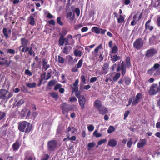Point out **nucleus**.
Segmentation results:
<instances>
[{
  "label": "nucleus",
  "mask_w": 160,
  "mask_h": 160,
  "mask_svg": "<svg viewBox=\"0 0 160 160\" xmlns=\"http://www.w3.org/2000/svg\"><path fill=\"white\" fill-rule=\"evenodd\" d=\"M75 43V41L73 39L71 35H68L66 38H64V36L61 34L58 41V44L60 46L65 45H73Z\"/></svg>",
  "instance_id": "nucleus-1"
},
{
  "label": "nucleus",
  "mask_w": 160,
  "mask_h": 160,
  "mask_svg": "<svg viewBox=\"0 0 160 160\" xmlns=\"http://www.w3.org/2000/svg\"><path fill=\"white\" fill-rule=\"evenodd\" d=\"M18 128L21 132L29 133L32 129L30 123L26 121H22L18 123Z\"/></svg>",
  "instance_id": "nucleus-2"
},
{
  "label": "nucleus",
  "mask_w": 160,
  "mask_h": 160,
  "mask_svg": "<svg viewBox=\"0 0 160 160\" xmlns=\"http://www.w3.org/2000/svg\"><path fill=\"white\" fill-rule=\"evenodd\" d=\"M94 106L100 114L103 115L108 112V109L102 105L101 101L97 99L95 101Z\"/></svg>",
  "instance_id": "nucleus-3"
},
{
  "label": "nucleus",
  "mask_w": 160,
  "mask_h": 160,
  "mask_svg": "<svg viewBox=\"0 0 160 160\" xmlns=\"http://www.w3.org/2000/svg\"><path fill=\"white\" fill-rule=\"evenodd\" d=\"M13 95L12 92L2 89L0 90V99L2 100H8L12 97Z\"/></svg>",
  "instance_id": "nucleus-4"
},
{
  "label": "nucleus",
  "mask_w": 160,
  "mask_h": 160,
  "mask_svg": "<svg viewBox=\"0 0 160 160\" xmlns=\"http://www.w3.org/2000/svg\"><path fill=\"white\" fill-rule=\"evenodd\" d=\"M160 92V88L158 84L153 83L150 87L148 93L150 95H154Z\"/></svg>",
  "instance_id": "nucleus-5"
},
{
  "label": "nucleus",
  "mask_w": 160,
  "mask_h": 160,
  "mask_svg": "<svg viewBox=\"0 0 160 160\" xmlns=\"http://www.w3.org/2000/svg\"><path fill=\"white\" fill-rule=\"evenodd\" d=\"M144 42L141 38L136 39L133 43V47L139 50L142 49L143 46Z\"/></svg>",
  "instance_id": "nucleus-6"
},
{
  "label": "nucleus",
  "mask_w": 160,
  "mask_h": 160,
  "mask_svg": "<svg viewBox=\"0 0 160 160\" xmlns=\"http://www.w3.org/2000/svg\"><path fill=\"white\" fill-rule=\"evenodd\" d=\"M48 149L49 151H54L57 147V142L55 140L49 141L47 143Z\"/></svg>",
  "instance_id": "nucleus-7"
},
{
  "label": "nucleus",
  "mask_w": 160,
  "mask_h": 160,
  "mask_svg": "<svg viewBox=\"0 0 160 160\" xmlns=\"http://www.w3.org/2000/svg\"><path fill=\"white\" fill-rule=\"evenodd\" d=\"M61 108L62 110V113L64 114H68V112L73 109L72 106L66 103L62 104Z\"/></svg>",
  "instance_id": "nucleus-8"
},
{
  "label": "nucleus",
  "mask_w": 160,
  "mask_h": 160,
  "mask_svg": "<svg viewBox=\"0 0 160 160\" xmlns=\"http://www.w3.org/2000/svg\"><path fill=\"white\" fill-rule=\"evenodd\" d=\"M121 71L122 75L124 76L126 72V66L124 65V62L122 61L121 64L119 65L117 68V71L119 72L120 71Z\"/></svg>",
  "instance_id": "nucleus-9"
},
{
  "label": "nucleus",
  "mask_w": 160,
  "mask_h": 160,
  "mask_svg": "<svg viewBox=\"0 0 160 160\" xmlns=\"http://www.w3.org/2000/svg\"><path fill=\"white\" fill-rule=\"evenodd\" d=\"M157 52V51L155 49L151 48L146 51L145 56L148 58L151 57L156 54Z\"/></svg>",
  "instance_id": "nucleus-10"
},
{
  "label": "nucleus",
  "mask_w": 160,
  "mask_h": 160,
  "mask_svg": "<svg viewBox=\"0 0 160 160\" xmlns=\"http://www.w3.org/2000/svg\"><path fill=\"white\" fill-rule=\"evenodd\" d=\"M79 104L82 109H83L85 108V105L86 102V99L83 95L78 98Z\"/></svg>",
  "instance_id": "nucleus-11"
},
{
  "label": "nucleus",
  "mask_w": 160,
  "mask_h": 160,
  "mask_svg": "<svg viewBox=\"0 0 160 160\" xmlns=\"http://www.w3.org/2000/svg\"><path fill=\"white\" fill-rule=\"evenodd\" d=\"M108 66L109 64L104 63L102 68V71L99 73V75L106 74L108 72L107 69L108 68Z\"/></svg>",
  "instance_id": "nucleus-12"
},
{
  "label": "nucleus",
  "mask_w": 160,
  "mask_h": 160,
  "mask_svg": "<svg viewBox=\"0 0 160 160\" xmlns=\"http://www.w3.org/2000/svg\"><path fill=\"white\" fill-rule=\"evenodd\" d=\"M147 142L148 141L146 139H140L137 144V148H142L146 144Z\"/></svg>",
  "instance_id": "nucleus-13"
},
{
  "label": "nucleus",
  "mask_w": 160,
  "mask_h": 160,
  "mask_svg": "<svg viewBox=\"0 0 160 160\" xmlns=\"http://www.w3.org/2000/svg\"><path fill=\"white\" fill-rule=\"evenodd\" d=\"M11 31L10 29L8 30L6 28H4L2 30V33L6 39L8 38L9 35L11 34Z\"/></svg>",
  "instance_id": "nucleus-14"
},
{
  "label": "nucleus",
  "mask_w": 160,
  "mask_h": 160,
  "mask_svg": "<svg viewBox=\"0 0 160 160\" xmlns=\"http://www.w3.org/2000/svg\"><path fill=\"white\" fill-rule=\"evenodd\" d=\"M78 82L79 80L77 79L75 80V82L73 84V86H71V88L72 91H77L78 90Z\"/></svg>",
  "instance_id": "nucleus-15"
},
{
  "label": "nucleus",
  "mask_w": 160,
  "mask_h": 160,
  "mask_svg": "<svg viewBox=\"0 0 160 160\" xmlns=\"http://www.w3.org/2000/svg\"><path fill=\"white\" fill-rule=\"evenodd\" d=\"M72 49V47L70 45H65V46L63 48L62 52L64 53L66 55L68 54L69 53Z\"/></svg>",
  "instance_id": "nucleus-16"
},
{
  "label": "nucleus",
  "mask_w": 160,
  "mask_h": 160,
  "mask_svg": "<svg viewBox=\"0 0 160 160\" xmlns=\"http://www.w3.org/2000/svg\"><path fill=\"white\" fill-rule=\"evenodd\" d=\"M21 41L22 46H20L19 48V49L20 50V48L22 47L26 46L29 42V41L25 38H22L21 39Z\"/></svg>",
  "instance_id": "nucleus-17"
},
{
  "label": "nucleus",
  "mask_w": 160,
  "mask_h": 160,
  "mask_svg": "<svg viewBox=\"0 0 160 160\" xmlns=\"http://www.w3.org/2000/svg\"><path fill=\"white\" fill-rule=\"evenodd\" d=\"M151 22V19L148 20L146 22L145 24V30H149L151 31L153 29V27L152 26L150 25V23Z\"/></svg>",
  "instance_id": "nucleus-18"
},
{
  "label": "nucleus",
  "mask_w": 160,
  "mask_h": 160,
  "mask_svg": "<svg viewBox=\"0 0 160 160\" xmlns=\"http://www.w3.org/2000/svg\"><path fill=\"white\" fill-rule=\"evenodd\" d=\"M117 142L115 139H111L109 140L108 145L112 147H115L117 145Z\"/></svg>",
  "instance_id": "nucleus-19"
},
{
  "label": "nucleus",
  "mask_w": 160,
  "mask_h": 160,
  "mask_svg": "<svg viewBox=\"0 0 160 160\" xmlns=\"http://www.w3.org/2000/svg\"><path fill=\"white\" fill-rule=\"evenodd\" d=\"M86 79L85 76L84 75H82L80 77V89L81 90L82 86L84 84L86 83Z\"/></svg>",
  "instance_id": "nucleus-20"
},
{
  "label": "nucleus",
  "mask_w": 160,
  "mask_h": 160,
  "mask_svg": "<svg viewBox=\"0 0 160 160\" xmlns=\"http://www.w3.org/2000/svg\"><path fill=\"white\" fill-rule=\"evenodd\" d=\"M12 148L13 151L17 150L19 148V141L17 140L16 142L12 145Z\"/></svg>",
  "instance_id": "nucleus-21"
},
{
  "label": "nucleus",
  "mask_w": 160,
  "mask_h": 160,
  "mask_svg": "<svg viewBox=\"0 0 160 160\" xmlns=\"http://www.w3.org/2000/svg\"><path fill=\"white\" fill-rule=\"evenodd\" d=\"M111 61L113 63H114L115 62L118 60H119L121 59L120 57L118 56L117 55H111Z\"/></svg>",
  "instance_id": "nucleus-22"
},
{
  "label": "nucleus",
  "mask_w": 160,
  "mask_h": 160,
  "mask_svg": "<svg viewBox=\"0 0 160 160\" xmlns=\"http://www.w3.org/2000/svg\"><path fill=\"white\" fill-rule=\"evenodd\" d=\"M50 67L49 64H48L47 62L45 59L42 60V68L45 71H46Z\"/></svg>",
  "instance_id": "nucleus-23"
},
{
  "label": "nucleus",
  "mask_w": 160,
  "mask_h": 160,
  "mask_svg": "<svg viewBox=\"0 0 160 160\" xmlns=\"http://www.w3.org/2000/svg\"><path fill=\"white\" fill-rule=\"evenodd\" d=\"M28 20L29 21V24L32 25L34 26L35 23V19L31 15L28 18Z\"/></svg>",
  "instance_id": "nucleus-24"
},
{
  "label": "nucleus",
  "mask_w": 160,
  "mask_h": 160,
  "mask_svg": "<svg viewBox=\"0 0 160 160\" xmlns=\"http://www.w3.org/2000/svg\"><path fill=\"white\" fill-rule=\"evenodd\" d=\"M49 94L52 97L54 98L55 100L56 101L57 100L59 97L58 94L55 92H51L49 93Z\"/></svg>",
  "instance_id": "nucleus-25"
},
{
  "label": "nucleus",
  "mask_w": 160,
  "mask_h": 160,
  "mask_svg": "<svg viewBox=\"0 0 160 160\" xmlns=\"http://www.w3.org/2000/svg\"><path fill=\"white\" fill-rule=\"evenodd\" d=\"M125 61L126 62V67L127 68H130L131 66L130 58L129 56L126 57Z\"/></svg>",
  "instance_id": "nucleus-26"
},
{
  "label": "nucleus",
  "mask_w": 160,
  "mask_h": 160,
  "mask_svg": "<svg viewBox=\"0 0 160 160\" xmlns=\"http://www.w3.org/2000/svg\"><path fill=\"white\" fill-rule=\"evenodd\" d=\"M100 28L97 27H93L92 29V31L94 32L97 34L100 33Z\"/></svg>",
  "instance_id": "nucleus-27"
},
{
  "label": "nucleus",
  "mask_w": 160,
  "mask_h": 160,
  "mask_svg": "<svg viewBox=\"0 0 160 160\" xmlns=\"http://www.w3.org/2000/svg\"><path fill=\"white\" fill-rule=\"evenodd\" d=\"M73 53L76 56L80 57L82 55V52L78 49H75Z\"/></svg>",
  "instance_id": "nucleus-28"
},
{
  "label": "nucleus",
  "mask_w": 160,
  "mask_h": 160,
  "mask_svg": "<svg viewBox=\"0 0 160 160\" xmlns=\"http://www.w3.org/2000/svg\"><path fill=\"white\" fill-rule=\"evenodd\" d=\"M24 160H36V158L34 155L26 156Z\"/></svg>",
  "instance_id": "nucleus-29"
},
{
  "label": "nucleus",
  "mask_w": 160,
  "mask_h": 160,
  "mask_svg": "<svg viewBox=\"0 0 160 160\" xmlns=\"http://www.w3.org/2000/svg\"><path fill=\"white\" fill-rule=\"evenodd\" d=\"M36 85V83L35 82L29 83L26 84V86L29 88H35Z\"/></svg>",
  "instance_id": "nucleus-30"
},
{
  "label": "nucleus",
  "mask_w": 160,
  "mask_h": 160,
  "mask_svg": "<svg viewBox=\"0 0 160 160\" xmlns=\"http://www.w3.org/2000/svg\"><path fill=\"white\" fill-rule=\"evenodd\" d=\"M125 82L127 85H129L131 83V79L130 77H127L124 78Z\"/></svg>",
  "instance_id": "nucleus-31"
},
{
  "label": "nucleus",
  "mask_w": 160,
  "mask_h": 160,
  "mask_svg": "<svg viewBox=\"0 0 160 160\" xmlns=\"http://www.w3.org/2000/svg\"><path fill=\"white\" fill-rule=\"evenodd\" d=\"M124 18L122 15H119V18H118L117 21L118 23H121L124 22Z\"/></svg>",
  "instance_id": "nucleus-32"
},
{
  "label": "nucleus",
  "mask_w": 160,
  "mask_h": 160,
  "mask_svg": "<svg viewBox=\"0 0 160 160\" xmlns=\"http://www.w3.org/2000/svg\"><path fill=\"white\" fill-rule=\"evenodd\" d=\"M72 13L71 12H68L67 13L66 17L67 18H69L70 20H72L74 18V16H72Z\"/></svg>",
  "instance_id": "nucleus-33"
},
{
  "label": "nucleus",
  "mask_w": 160,
  "mask_h": 160,
  "mask_svg": "<svg viewBox=\"0 0 160 160\" xmlns=\"http://www.w3.org/2000/svg\"><path fill=\"white\" fill-rule=\"evenodd\" d=\"M121 76V74L119 72L117 73L114 76L113 79L114 82H116L119 78Z\"/></svg>",
  "instance_id": "nucleus-34"
},
{
  "label": "nucleus",
  "mask_w": 160,
  "mask_h": 160,
  "mask_svg": "<svg viewBox=\"0 0 160 160\" xmlns=\"http://www.w3.org/2000/svg\"><path fill=\"white\" fill-rule=\"evenodd\" d=\"M111 52L113 54H115L116 53L118 50V47L116 45H115L112 48Z\"/></svg>",
  "instance_id": "nucleus-35"
},
{
  "label": "nucleus",
  "mask_w": 160,
  "mask_h": 160,
  "mask_svg": "<svg viewBox=\"0 0 160 160\" xmlns=\"http://www.w3.org/2000/svg\"><path fill=\"white\" fill-rule=\"evenodd\" d=\"M115 130V128L113 126H109L107 131L108 133H111L114 132Z\"/></svg>",
  "instance_id": "nucleus-36"
},
{
  "label": "nucleus",
  "mask_w": 160,
  "mask_h": 160,
  "mask_svg": "<svg viewBox=\"0 0 160 160\" xmlns=\"http://www.w3.org/2000/svg\"><path fill=\"white\" fill-rule=\"evenodd\" d=\"M107 141L106 139H103L98 141V145L96 147H98L99 145H101L103 143H105Z\"/></svg>",
  "instance_id": "nucleus-37"
},
{
  "label": "nucleus",
  "mask_w": 160,
  "mask_h": 160,
  "mask_svg": "<svg viewBox=\"0 0 160 160\" xmlns=\"http://www.w3.org/2000/svg\"><path fill=\"white\" fill-rule=\"evenodd\" d=\"M58 61L61 63H63L64 62V59L63 57L58 55Z\"/></svg>",
  "instance_id": "nucleus-38"
},
{
  "label": "nucleus",
  "mask_w": 160,
  "mask_h": 160,
  "mask_svg": "<svg viewBox=\"0 0 160 160\" xmlns=\"http://www.w3.org/2000/svg\"><path fill=\"white\" fill-rule=\"evenodd\" d=\"M133 143V142L132 141V139L131 138H130L129 141L127 143V147L129 148H130L131 147Z\"/></svg>",
  "instance_id": "nucleus-39"
},
{
  "label": "nucleus",
  "mask_w": 160,
  "mask_h": 160,
  "mask_svg": "<svg viewBox=\"0 0 160 160\" xmlns=\"http://www.w3.org/2000/svg\"><path fill=\"white\" fill-rule=\"evenodd\" d=\"M7 52L8 53H9L12 56H13L15 53V51L14 50L12 49H8L7 50Z\"/></svg>",
  "instance_id": "nucleus-40"
},
{
  "label": "nucleus",
  "mask_w": 160,
  "mask_h": 160,
  "mask_svg": "<svg viewBox=\"0 0 160 160\" xmlns=\"http://www.w3.org/2000/svg\"><path fill=\"white\" fill-rule=\"evenodd\" d=\"M93 134L97 138L100 137L102 135V134L98 133V131L97 130H95V131L93 132Z\"/></svg>",
  "instance_id": "nucleus-41"
},
{
  "label": "nucleus",
  "mask_w": 160,
  "mask_h": 160,
  "mask_svg": "<svg viewBox=\"0 0 160 160\" xmlns=\"http://www.w3.org/2000/svg\"><path fill=\"white\" fill-rule=\"evenodd\" d=\"M66 136L69 140H72L75 141L76 140V138L75 136H73L71 137H69V134H67Z\"/></svg>",
  "instance_id": "nucleus-42"
},
{
  "label": "nucleus",
  "mask_w": 160,
  "mask_h": 160,
  "mask_svg": "<svg viewBox=\"0 0 160 160\" xmlns=\"http://www.w3.org/2000/svg\"><path fill=\"white\" fill-rule=\"evenodd\" d=\"M57 23L60 26H62L63 24V22L61 21V18L60 17H58L57 18Z\"/></svg>",
  "instance_id": "nucleus-43"
},
{
  "label": "nucleus",
  "mask_w": 160,
  "mask_h": 160,
  "mask_svg": "<svg viewBox=\"0 0 160 160\" xmlns=\"http://www.w3.org/2000/svg\"><path fill=\"white\" fill-rule=\"evenodd\" d=\"M72 131V133H73L75 132L76 131V129L74 127H72L69 126L68 128L67 132H69L70 131Z\"/></svg>",
  "instance_id": "nucleus-44"
},
{
  "label": "nucleus",
  "mask_w": 160,
  "mask_h": 160,
  "mask_svg": "<svg viewBox=\"0 0 160 160\" xmlns=\"http://www.w3.org/2000/svg\"><path fill=\"white\" fill-rule=\"evenodd\" d=\"M102 44H100L99 46H97L94 49V52L97 53L98 52L99 50L102 48Z\"/></svg>",
  "instance_id": "nucleus-45"
},
{
  "label": "nucleus",
  "mask_w": 160,
  "mask_h": 160,
  "mask_svg": "<svg viewBox=\"0 0 160 160\" xmlns=\"http://www.w3.org/2000/svg\"><path fill=\"white\" fill-rule=\"evenodd\" d=\"M83 60L82 59H81L80 60L77 64V67L78 68H81L82 66L83 63Z\"/></svg>",
  "instance_id": "nucleus-46"
},
{
  "label": "nucleus",
  "mask_w": 160,
  "mask_h": 160,
  "mask_svg": "<svg viewBox=\"0 0 160 160\" xmlns=\"http://www.w3.org/2000/svg\"><path fill=\"white\" fill-rule=\"evenodd\" d=\"M155 70L152 67L148 71V73L150 75H152L155 71Z\"/></svg>",
  "instance_id": "nucleus-47"
},
{
  "label": "nucleus",
  "mask_w": 160,
  "mask_h": 160,
  "mask_svg": "<svg viewBox=\"0 0 160 160\" xmlns=\"http://www.w3.org/2000/svg\"><path fill=\"white\" fill-rule=\"evenodd\" d=\"M72 92H75V95L78 98L80 97L82 95H80V91H78V90L77 91H72Z\"/></svg>",
  "instance_id": "nucleus-48"
},
{
  "label": "nucleus",
  "mask_w": 160,
  "mask_h": 160,
  "mask_svg": "<svg viewBox=\"0 0 160 160\" xmlns=\"http://www.w3.org/2000/svg\"><path fill=\"white\" fill-rule=\"evenodd\" d=\"M83 26L82 23H80L78 25H76L74 26V28L75 29L77 30Z\"/></svg>",
  "instance_id": "nucleus-49"
},
{
  "label": "nucleus",
  "mask_w": 160,
  "mask_h": 160,
  "mask_svg": "<svg viewBox=\"0 0 160 160\" xmlns=\"http://www.w3.org/2000/svg\"><path fill=\"white\" fill-rule=\"evenodd\" d=\"M155 39L156 37L155 36H153L152 37L150 38L149 39V41L151 43H154Z\"/></svg>",
  "instance_id": "nucleus-50"
},
{
  "label": "nucleus",
  "mask_w": 160,
  "mask_h": 160,
  "mask_svg": "<svg viewBox=\"0 0 160 160\" xmlns=\"http://www.w3.org/2000/svg\"><path fill=\"white\" fill-rule=\"evenodd\" d=\"M6 114L5 112L0 111V120L3 119L4 117L5 116Z\"/></svg>",
  "instance_id": "nucleus-51"
},
{
  "label": "nucleus",
  "mask_w": 160,
  "mask_h": 160,
  "mask_svg": "<svg viewBox=\"0 0 160 160\" xmlns=\"http://www.w3.org/2000/svg\"><path fill=\"white\" fill-rule=\"evenodd\" d=\"M25 74L29 76H32V72L28 69H26L25 71Z\"/></svg>",
  "instance_id": "nucleus-52"
},
{
  "label": "nucleus",
  "mask_w": 160,
  "mask_h": 160,
  "mask_svg": "<svg viewBox=\"0 0 160 160\" xmlns=\"http://www.w3.org/2000/svg\"><path fill=\"white\" fill-rule=\"evenodd\" d=\"M139 100L136 98H135L132 102V105H136L138 102Z\"/></svg>",
  "instance_id": "nucleus-53"
},
{
  "label": "nucleus",
  "mask_w": 160,
  "mask_h": 160,
  "mask_svg": "<svg viewBox=\"0 0 160 160\" xmlns=\"http://www.w3.org/2000/svg\"><path fill=\"white\" fill-rule=\"evenodd\" d=\"M62 85L60 84H56L54 87V89L55 90H57L58 89H59L61 87Z\"/></svg>",
  "instance_id": "nucleus-54"
},
{
  "label": "nucleus",
  "mask_w": 160,
  "mask_h": 160,
  "mask_svg": "<svg viewBox=\"0 0 160 160\" xmlns=\"http://www.w3.org/2000/svg\"><path fill=\"white\" fill-rule=\"evenodd\" d=\"M95 142H93L88 143V146L89 148H92L95 146Z\"/></svg>",
  "instance_id": "nucleus-55"
},
{
  "label": "nucleus",
  "mask_w": 160,
  "mask_h": 160,
  "mask_svg": "<svg viewBox=\"0 0 160 160\" xmlns=\"http://www.w3.org/2000/svg\"><path fill=\"white\" fill-rule=\"evenodd\" d=\"M135 98L139 100L142 98V93H138L136 95Z\"/></svg>",
  "instance_id": "nucleus-56"
},
{
  "label": "nucleus",
  "mask_w": 160,
  "mask_h": 160,
  "mask_svg": "<svg viewBox=\"0 0 160 160\" xmlns=\"http://www.w3.org/2000/svg\"><path fill=\"white\" fill-rule=\"evenodd\" d=\"M75 12L76 13V15L77 17H78L80 14V10L79 8H76L75 9Z\"/></svg>",
  "instance_id": "nucleus-57"
},
{
  "label": "nucleus",
  "mask_w": 160,
  "mask_h": 160,
  "mask_svg": "<svg viewBox=\"0 0 160 160\" xmlns=\"http://www.w3.org/2000/svg\"><path fill=\"white\" fill-rule=\"evenodd\" d=\"M160 67V65L158 63H155L152 67L155 70L156 69H158Z\"/></svg>",
  "instance_id": "nucleus-58"
},
{
  "label": "nucleus",
  "mask_w": 160,
  "mask_h": 160,
  "mask_svg": "<svg viewBox=\"0 0 160 160\" xmlns=\"http://www.w3.org/2000/svg\"><path fill=\"white\" fill-rule=\"evenodd\" d=\"M49 156L48 154H45L41 160H48L49 158Z\"/></svg>",
  "instance_id": "nucleus-59"
},
{
  "label": "nucleus",
  "mask_w": 160,
  "mask_h": 160,
  "mask_svg": "<svg viewBox=\"0 0 160 160\" xmlns=\"http://www.w3.org/2000/svg\"><path fill=\"white\" fill-rule=\"evenodd\" d=\"M77 101V99L75 97H71L69 100V101L71 102H76Z\"/></svg>",
  "instance_id": "nucleus-60"
},
{
  "label": "nucleus",
  "mask_w": 160,
  "mask_h": 160,
  "mask_svg": "<svg viewBox=\"0 0 160 160\" xmlns=\"http://www.w3.org/2000/svg\"><path fill=\"white\" fill-rule=\"evenodd\" d=\"M17 35L14 33H13L12 36L11 38V39L13 41H15L17 39Z\"/></svg>",
  "instance_id": "nucleus-61"
},
{
  "label": "nucleus",
  "mask_w": 160,
  "mask_h": 160,
  "mask_svg": "<svg viewBox=\"0 0 160 160\" xmlns=\"http://www.w3.org/2000/svg\"><path fill=\"white\" fill-rule=\"evenodd\" d=\"M88 129L89 131H92L94 129V127L92 125H90L88 127Z\"/></svg>",
  "instance_id": "nucleus-62"
},
{
  "label": "nucleus",
  "mask_w": 160,
  "mask_h": 160,
  "mask_svg": "<svg viewBox=\"0 0 160 160\" xmlns=\"http://www.w3.org/2000/svg\"><path fill=\"white\" fill-rule=\"evenodd\" d=\"M97 80V78L96 77H93L91 78L90 79V82L91 83Z\"/></svg>",
  "instance_id": "nucleus-63"
},
{
  "label": "nucleus",
  "mask_w": 160,
  "mask_h": 160,
  "mask_svg": "<svg viewBox=\"0 0 160 160\" xmlns=\"http://www.w3.org/2000/svg\"><path fill=\"white\" fill-rule=\"evenodd\" d=\"M24 101L23 99H21L17 102V105L18 106H20L24 103Z\"/></svg>",
  "instance_id": "nucleus-64"
}]
</instances>
